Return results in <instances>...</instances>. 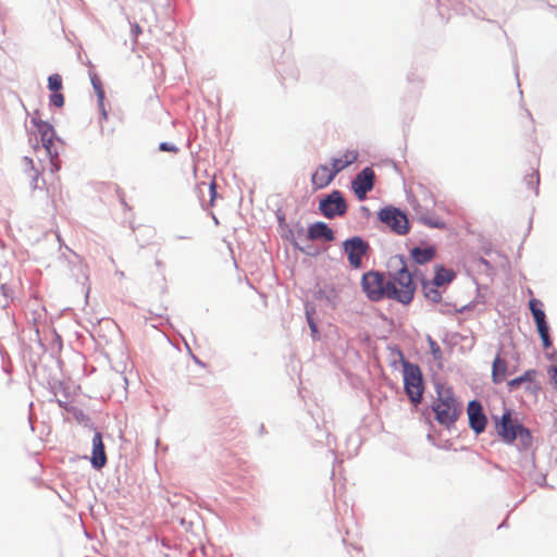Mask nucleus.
<instances>
[{"label": "nucleus", "mask_w": 557, "mask_h": 557, "mask_svg": "<svg viewBox=\"0 0 557 557\" xmlns=\"http://www.w3.org/2000/svg\"><path fill=\"white\" fill-rule=\"evenodd\" d=\"M396 262L397 267L395 272L388 273L387 277V299L408 305L413 298L416 284L404 260L399 258Z\"/></svg>", "instance_id": "1"}, {"label": "nucleus", "mask_w": 557, "mask_h": 557, "mask_svg": "<svg viewBox=\"0 0 557 557\" xmlns=\"http://www.w3.org/2000/svg\"><path fill=\"white\" fill-rule=\"evenodd\" d=\"M432 409L435 413V420L446 428L454 425L462 412V407L449 387L437 389V398L433 403Z\"/></svg>", "instance_id": "2"}, {"label": "nucleus", "mask_w": 557, "mask_h": 557, "mask_svg": "<svg viewBox=\"0 0 557 557\" xmlns=\"http://www.w3.org/2000/svg\"><path fill=\"white\" fill-rule=\"evenodd\" d=\"M403 368L406 394L413 405H418L422 400L424 391L421 370L417 364L408 361L403 363Z\"/></svg>", "instance_id": "3"}, {"label": "nucleus", "mask_w": 557, "mask_h": 557, "mask_svg": "<svg viewBox=\"0 0 557 557\" xmlns=\"http://www.w3.org/2000/svg\"><path fill=\"white\" fill-rule=\"evenodd\" d=\"M362 290L371 301L387 298V278L379 272L364 273L361 280Z\"/></svg>", "instance_id": "4"}, {"label": "nucleus", "mask_w": 557, "mask_h": 557, "mask_svg": "<svg viewBox=\"0 0 557 557\" xmlns=\"http://www.w3.org/2000/svg\"><path fill=\"white\" fill-rule=\"evenodd\" d=\"M498 435L506 443H512L519 435L522 440L530 441L531 434L529 430L524 429L521 424L511 419L510 412H505L502 417L500 423L496 425Z\"/></svg>", "instance_id": "5"}, {"label": "nucleus", "mask_w": 557, "mask_h": 557, "mask_svg": "<svg viewBox=\"0 0 557 557\" xmlns=\"http://www.w3.org/2000/svg\"><path fill=\"white\" fill-rule=\"evenodd\" d=\"M380 220L398 235H406L409 232L407 215L397 208L388 207L379 212Z\"/></svg>", "instance_id": "6"}, {"label": "nucleus", "mask_w": 557, "mask_h": 557, "mask_svg": "<svg viewBox=\"0 0 557 557\" xmlns=\"http://www.w3.org/2000/svg\"><path fill=\"white\" fill-rule=\"evenodd\" d=\"M319 209L325 218L333 219L337 215H344L347 210V205L343 194L339 190H333L327 197L320 201Z\"/></svg>", "instance_id": "7"}, {"label": "nucleus", "mask_w": 557, "mask_h": 557, "mask_svg": "<svg viewBox=\"0 0 557 557\" xmlns=\"http://www.w3.org/2000/svg\"><path fill=\"white\" fill-rule=\"evenodd\" d=\"M374 176L371 168H364L351 182V188L359 200H364L367 194L372 190Z\"/></svg>", "instance_id": "8"}, {"label": "nucleus", "mask_w": 557, "mask_h": 557, "mask_svg": "<svg viewBox=\"0 0 557 557\" xmlns=\"http://www.w3.org/2000/svg\"><path fill=\"white\" fill-rule=\"evenodd\" d=\"M369 246L360 237H352L344 243V250L351 267L359 268Z\"/></svg>", "instance_id": "9"}, {"label": "nucleus", "mask_w": 557, "mask_h": 557, "mask_svg": "<svg viewBox=\"0 0 557 557\" xmlns=\"http://www.w3.org/2000/svg\"><path fill=\"white\" fill-rule=\"evenodd\" d=\"M467 413L469 418L470 428L476 433H482L487 423L486 416L483 412V407L480 401L471 400L468 404Z\"/></svg>", "instance_id": "10"}, {"label": "nucleus", "mask_w": 557, "mask_h": 557, "mask_svg": "<svg viewBox=\"0 0 557 557\" xmlns=\"http://www.w3.org/2000/svg\"><path fill=\"white\" fill-rule=\"evenodd\" d=\"M32 123L40 135L42 147L46 149L47 153H51L55 136L52 125L48 122L39 120L37 116L32 117Z\"/></svg>", "instance_id": "11"}, {"label": "nucleus", "mask_w": 557, "mask_h": 557, "mask_svg": "<svg viewBox=\"0 0 557 557\" xmlns=\"http://www.w3.org/2000/svg\"><path fill=\"white\" fill-rule=\"evenodd\" d=\"M336 176L332 168L326 164L319 165L311 175V183L314 189H322L326 187Z\"/></svg>", "instance_id": "12"}, {"label": "nucleus", "mask_w": 557, "mask_h": 557, "mask_svg": "<svg viewBox=\"0 0 557 557\" xmlns=\"http://www.w3.org/2000/svg\"><path fill=\"white\" fill-rule=\"evenodd\" d=\"M90 462L94 468L101 469L107 463V456L104 451V444L100 432H96L92 437V454Z\"/></svg>", "instance_id": "13"}, {"label": "nucleus", "mask_w": 557, "mask_h": 557, "mask_svg": "<svg viewBox=\"0 0 557 557\" xmlns=\"http://www.w3.org/2000/svg\"><path fill=\"white\" fill-rule=\"evenodd\" d=\"M359 153L355 149H348L341 156L332 159V169L337 174L358 160Z\"/></svg>", "instance_id": "14"}, {"label": "nucleus", "mask_w": 557, "mask_h": 557, "mask_svg": "<svg viewBox=\"0 0 557 557\" xmlns=\"http://www.w3.org/2000/svg\"><path fill=\"white\" fill-rule=\"evenodd\" d=\"M308 238L311 240L323 239L332 242L334 240V233L325 223L317 222L309 227Z\"/></svg>", "instance_id": "15"}, {"label": "nucleus", "mask_w": 557, "mask_h": 557, "mask_svg": "<svg viewBox=\"0 0 557 557\" xmlns=\"http://www.w3.org/2000/svg\"><path fill=\"white\" fill-rule=\"evenodd\" d=\"M508 375V362L505 358L497 355L492 364V381L499 384L506 380Z\"/></svg>", "instance_id": "16"}, {"label": "nucleus", "mask_w": 557, "mask_h": 557, "mask_svg": "<svg viewBox=\"0 0 557 557\" xmlns=\"http://www.w3.org/2000/svg\"><path fill=\"white\" fill-rule=\"evenodd\" d=\"M455 278V272L449 269H445L443 265L435 267V275L431 281L438 287H446Z\"/></svg>", "instance_id": "17"}, {"label": "nucleus", "mask_w": 557, "mask_h": 557, "mask_svg": "<svg viewBox=\"0 0 557 557\" xmlns=\"http://www.w3.org/2000/svg\"><path fill=\"white\" fill-rule=\"evenodd\" d=\"M434 247L420 248L416 247L411 250V257L417 263L423 264L431 261L435 257Z\"/></svg>", "instance_id": "18"}, {"label": "nucleus", "mask_w": 557, "mask_h": 557, "mask_svg": "<svg viewBox=\"0 0 557 557\" xmlns=\"http://www.w3.org/2000/svg\"><path fill=\"white\" fill-rule=\"evenodd\" d=\"M542 306L543 304L539 299H531L529 301V308L532 312L536 325L546 323V315L542 309Z\"/></svg>", "instance_id": "19"}, {"label": "nucleus", "mask_w": 557, "mask_h": 557, "mask_svg": "<svg viewBox=\"0 0 557 557\" xmlns=\"http://www.w3.org/2000/svg\"><path fill=\"white\" fill-rule=\"evenodd\" d=\"M441 287L430 282H424L422 285L424 296L432 302H440L442 300Z\"/></svg>", "instance_id": "20"}, {"label": "nucleus", "mask_w": 557, "mask_h": 557, "mask_svg": "<svg viewBox=\"0 0 557 557\" xmlns=\"http://www.w3.org/2000/svg\"><path fill=\"white\" fill-rule=\"evenodd\" d=\"M216 184H215V181L212 180L209 184H206V183H199L197 185V191H198V196L200 198V200L202 202H205V198H203V189L206 188L209 193V200H208V205L212 206L213 202H214V199H215V196H216Z\"/></svg>", "instance_id": "21"}, {"label": "nucleus", "mask_w": 557, "mask_h": 557, "mask_svg": "<svg viewBox=\"0 0 557 557\" xmlns=\"http://www.w3.org/2000/svg\"><path fill=\"white\" fill-rule=\"evenodd\" d=\"M536 375L535 370H528L522 375L512 379L508 382V386L510 389H515L519 387L523 382H532Z\"/></svg>", "instance_id": "22"}, {"label": "nucleus", "mask_w": 557, "mask_h": 557, "mask_svg": "<svg viewBox=\"0 0 557 557\" xmlns=\"http://www.w3.org/2000/svg\"><path fill=\"white\" fill-rule=\"evenodd\" d=\"M537 327V332L541 336V339H542V343H543V347L545 349L549 348L552 346V341H550V337H549V329H548V324L547 322L544 323V324H539L536 325Z\"/></svg>", "instance_id": "23"}, {"label": "nucleus", "mask_w": 557, "mask_h": 557, "mask_svg": "<svg viewBox=\"0 0 557 557\" xmlns=\"http://www.w3.org/2000/svg\"><path fill=\"white\" fill-rule=\"evenodd\" d=\"M426 342L429 344L430 352L433 356L434 360L441 361L443 358V354L440 345L431 336H428Z\"/></svg>", "instance_id": "24"}, {"label": "nucleus", "mask_w": 557, "mask_h": 557, "mask_svg": "<svg viewBox=\"0 0 557 557\" xmlns=\"http://www.w3.org/2000/svg\"><path fill=\"white\" fill-rule=\"evenodd\" d=\"M48 87L52 92L60 91L62 89V77L59 74H52L48 77Z\"/></svg>", "instance_id": "25"}, {"label": "nucleus", "mask_w": 557, "mask_h": 557, "mask_svg": "<svg viewBox=\"0 0 557 557\" xmlns=\"http://www.w3.org/2000/svg\"><path fill=\"white\" fill-rule=\"evenodd\" d=\"M50 158V172L52 174H57L61 168L59 153L57 150L52 149L51 153H47Z\"/></svg>", "instance_id": "26"}, {"label": "nucleus", "mask_w": 557, "mask_h": 557, "mask_svg": "<svg viewBox=\"0 0 557 557\" xmlns=\"http://www.w3.org/2000/svg\"><path fill=\"white\" fill-rule=\"evenodd\" d=\"M50 103L57 108H62L64 106V97L61 92H52L50 95Z\"/></svg>", "instance_id": "27"}, {"label": "nucleus", "mask_w": 557, "mask_h": 557, "mask_svg": "<svg viewBox=\"0 0 557 557\" xmlns=\"http://www.w3.org/2000/svg\"><path fill=\"white\" fill-rule=\"evenodd\" d=\"M550 383L555 389H557V366H550L548 369Z\"/></svg>", "instance_id": "28"}, {"label": "nucleus", "mask_w": 557, "mask_h": 557, "mask_svg": "<svg viewBox=\"0 0 557 557\" xmlns=\"http://www.w3.org/2000/svg\"><path fill=\"white\" fill-rule=\"evenodd\" d=\"M159 149L161 151H168V152H173V153H176L178 151V148L174 144H169V143H161L159 146Z\"/></svg>", "instance_id": "29"}, {"label": "nucleus", "mask_w": 557, "mask_h": 557, "mask_svg": "<svg viewBox=\"0 0 557 557\" xmlns=\"http://www.w3.org/2000/svg\"><path fill=\"white\" fill-rule=\"evenodd\" d=\"M91 83H92V86H94V88L96 89V91L98 94V97L100 98V100H102L104 92H103V89L101 87V83L99 82L98 78H92Z\"/></svg>", "instance_id": "30"}, {"label": "nucleus", "mask_w": 557, "mask_h": 557, "mask_svg": "<svg viewBox=\"0 0 557 557\" xmlns=\"http://www.w3.org/2000/svg\"><path fill=\"white\" fill-rule=\"evenodd\" d=\"M141 34V28L137 23L132 24V35L136 39Z\"/></svg>", "instance_id": "31"}, {"label": "nucleus", "mask_w": 557, "mask_h": 557, "mask_svg": "<svg viewBox=\"0 0 557 557\" xmlns=\"http://www.w3.org/2000/svg\"><path fill=\"white\" fill-rule=\"evenodd\" d=\"M308 323H309L312 334L318 333L317 324L314 323L313 319L310 315H308Z\"/></svg>", "instance_id": "32"}, {"label": "nucleus", "mask_w": 557, "mask_h": 557, "mask_svg": "<svg viewBox=\"0 0 557 557\" xmlns=\"http://www.w3.org/2000/svg\"><path fill=\"white\" fill-rule=\"evenodd\" d=\"M50 187H51L53 190L60 187V177H59V176H55V182H52V183L50 184Z\"/></svg>", "instance_id": "33"}, {"label": "nucleus", "mask_w": 557, "mask_h": 557, "mask_svg": "<svg viewBox=\"0 0 557 557\" xmlns=\"http://www.w3.org/2000/svg\"><path fill=\"white\" fill-rule=\"evenodd\" d=\"M433 226L440 227L441 225L438 223L432 224Z\"/></svg>", "instance_id": "34"}]
</instances>
